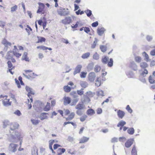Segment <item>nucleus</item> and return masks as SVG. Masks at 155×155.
I'll return each instance as SVG.
<instances>
[{
  "mask_svg": "<svg viewBox=\"0 0 155 155\" xmlns=\"http://www.w3.org/2000/svg\"><path fill=\"white\" fill-rule=\"evenodd\" d=\"M26 91L28 92V97L30 98L31 101V102L30 104H29V100L28 99V107L29 109L31 108L32 107L31 104V102H32L33 101V99L32 96L34 95L35 93L34 92L32 91L31 89L28 86H26L25 87Z\"/></svg>",
  "mask_w": 155,
  "mask_h": 155,
  "instance_id": "1",
  "label": "nucleus"
},
{
  "mask_svg": "<svg viewBox=\"0 0 155 155\" xmlns=\"http://www.w3.org/2000/svg\"><path fill=\"white\" fill-rule=\"evenodd\" d=\"M23 75L27 78L30 80L33 79L37 76V75L30 70H25Z\"/></svg>",
  "mask_w": 155,
  "mask_h": 155,
  "instance_id": "2",
  "label": "nucleus"
},
{
  "mask_svg": "<svg viewBox=\"0 0 155 155\" xmlns=\"http://www.w3.org/2000/svg\"><path fill=\"white\" fill-rule=\"evenodd\" d=\"M2 97L1 100L2 101L3 104L5 106H8L11 105V101H10L9 99L6 95H4L2 94Z\"/></svg>",
  "mask_w": 155,
  "mask_h": 155,
  "instance_id": "3",
  "label": "nucleus"
},
{
  "mask_svg": "<svg viewBox=\"0 0 155 155\" xmlns=\"http://www.w3.org/2000/svg\"><path fill=\"white\" fill-rule=\"evenodd\" d=\"M39 5L38 9L37 11V13L44 14L46 13V11L45 10V5L39 2L38 3Z\"/></svg>",
  "mask_w": 155,
  "mask_h": 155,
  "instance_id": "4",
  "label": "nucleus"
},
{
  "mask_svg": "<svg viewBox=\"0 0 155 155\" xmlns=\"http://www.w3.org/2000/svg\"><path fill=\"white\" fill-rule=\"evenodd\" d=\"M13 53L12 51H8L6 54V58L7 59H11L12 62H15L16 61L15 59L13 58Z\"/></svg>",
  "mask_w": 155,
  "mask_h": 155,
  "instance_id": "5",
  "label": "nucleus"
},
{
  "mask_svg": "<svg viewBox=\"0 0 155 155\" xmlns=\"http://www.w3.org/2000/svg\"><path fill=\"white\" fill-rule=\"evenodd\" d=\"M61 22L64 25H68L71 22L72 19L70 17H66L64 19L61 20Z\"/></svg>",
  "mask_w": 155,
  "mask_h": 155,
  "instance_id": "6",
  "label": "nucleus"
},
{
  "mask_svg": "<svg viewBox=\"0 0 155 155\" xmlns=\"http://www.w3.org/2000/svg\"><path fill=\"white\" fill-rule=\"evenodd\" d=\"M18 50L17 49L16 46H14V48L12 51L13 55L15 56L17 58H19L21 55V54L18 52Z\"/></svg>",
  "mask_w": 155,
  "mask_h": 155,
  "instance_id": "7",
  "label": "nucleus"
},
{
  "mask_svg": "<svg viewBox=\"0 0 155 155\" xmlns=\"http://www.w3.org/2000/svg\"><path fill=\"white\" fill-rule=\"evenodd\" d=\"M96 75L94 72H90L88 75V80L91 82H94L95 80Z\"/></svg>",
  "mask_w": 155,
  "mask_h": 155,
  "instance_id": "8",
  "label": "nucleus"
},
{
  "mask_svg": "<svg viewBox=\"0 0 155 155\" xmlns=\"http://www.w3.org/2000/svg\"><path fill=\"white\" fill-rule=\"evenodd\" d=\"M18 80L20 81V83H19V81L17 78L15 79V83L16 84L18 87L20 88L21 87L20 84L21 85H24V84L22 81V78L21 76H20L18 77Z\"/></svg>",
  "mask_w": 155,
  "mask_h": 155,
  "instance_id": "9",
  "label": "nucleus"
},
{
  "mask_svg": "<svg viewBox=\"0 0 155 155\" xmlns=\"http://www.w3.org/2000/svg\"><path fill=\"white\" fill-rule=\"evenodd\" d=\"M82 68V66L81 65H78L75 69V70L74 72V74L75 75L78 73H80Z\"/></svg>",
  "mask_w": 155,
  "mask_h": 155,
  "instance_id": "10",
  "label": "nucleus"
},
{
  "mask_svg": "<svg viewBox=\"0 0 155 155\" xmlns=\"http://www.w3.org/2000/svg\"><path fill=\"white\" fill-rule=\"evenodd\" d=\"M139 72L140 76L142 77H145L148 73V71L147 69H141Z\"/></svg>",
  "mask_w": 155,
  "mask_h": 155,
  "instance_id": "11",
  "label": "nucleus"
},
{
  "mask_svg": "<svg viewBox=\"0 0 155 155\" xmlns=\"http://www.w3.org/2000/svg\"><path fill=\"white\" fill-rule=\"evenodd\" d=\"M83 25L82 23L80 21H78L74 25V24H73L71 25V27L73 28H77L78 27H81Z\"/></svg>",
  "mask_w": 155,
  "mask_h": 155,
  "instance_id": "12",
  "label": "nucleus"
},
{
  "mask_svg": "<svg viewBox=\"0 0 155 155\" xmlns=\"http://www.w3.org/2000/svg\"><path fill=\"white\" fill-rule=\"evenodd\" d=\"M105 31V29L103 27L98 28L97 30V32L99 35L101 36L103 34Z\"/></svg>",
  "mask_w": 155,
  "mask_h": 155,
  "instance_id": "13",
  "label": "nucleus"
},
{
  "mask_svg": "<svg viewBox=\"0 0 155 155\" xmlns=\"http://www.w3.org/2000/svg\"><path fill=\"white\" fill-rule=\"evenodd\" d=\"M134 140L132 139L128 140L125 143V146L128 148L130 147L133 143Z\"/></svg>",
  "mask_w": 155,
  "mask_h": 155,
  "instance_id": "14",
  "label": "nucleus"
},
{
  "mask_svg": "<svg viewBox=\"0 0 155 155\" xmlns=\"http://www.w3.org/2000/svg\"><path fill=\"white\" fill-rule=\"evenodd\" d=\"M64 105H67L69 104L71 102V98L68 97H64Z\"/></svg>",
  "mask_w": 155,
  "mask_h": 155,
  "instance_id": "15",
  "label": "nucleus"
},
{
  "mask_svg": "<svg viewBox=\"0 0 155 155\" xmlns=\"http://www.w3.org/2000/svg\"><path fill=\"white\" fill-rule=\"evenodd\" d=\"M148 81L150 84H155V77L153 74L149 77Z\"/></svg>",
  "mask_w": 155,
  "mask_h": 155,
  "instance_id": "16",
  "label": "nucleus"
},
{
  "mask_svg": "<svg viewBox=\"0 0 155 155\" xmlns=\"http://www.w3.org/2000/svg\"><path fill=\"white\" fill-rule=\"evenodd\" d=\"M75 114L74 112H71L70 113L68 117L65 118L66 121L71 120H72L75 117Z\"/></svg>",
  "mask_w": 155,
  "mask_h": 155,
  "instance_id": "17",
  "label": "nucleus"
},
{
  "mask_svg": "<svg viewBox=\"0 0 155 155\" xmlns=\"http://www.w3.org/2000/svg\"><path fill=\"white\" fill-rule=\"evenodd\" d=\"M117 114L119 118L122 119L125 116V113L123 111L119 110L117 111Z\"/></svg>",
  "mask_w": 155,
  "mask_h": 155,
  "instance_id": "18",
  "label": "nucleus"
},
{
  "mask_svg": "<svg viewBox=\"0 0 155 155\" xmlns=\"http://www.w3.org/2000/svg\"><path fill=\"white\" fill-rule=\"evenodd\" d=\"M28 54L27 52H25L22 56V60H25L26 61H29V58L28 56Z\"/></svg>",
  "mask_w": 155,
  "mask_h": 155,
  "instance_id": "19",
  "label": "nucleus"
},
{
  "mask_svg": "<svg viewBox=\"0 0 155 155\" xmlns=\"http://www.w3.org/2000/svg\"><path fill=\"white\" fill-rule=\"evenodd\" d=\"M85 106L83 103H79L75 107V109L77 110H83Z\"/></svg>",
  "mask_w": 155,
  "mask_h": 155,
  "instance_id": "20",
  "label": "nucleus"
},
{
  "mask_svg": "<svg viewBox=\"0 0 155 155\" xmlns=\"http://www.w3.org/2000/svg\"><path fill=\"white\" fill-rule=\"evenodd\" d=\"M37 48L38 49H40L43 50H46L48 49L49 50L51 51L52 50V48H48L43 45L37 46Z\"/></svg>",
  "mask_w": 155,
  "mask_h": 155,
  "instance_id": "21",
  "label": "nucleus"
},
{
  "mask_svg": "<svg viewBox=\"0 0 155 155\" xmlns=\"http://www.w3.org/2000/svg\"><path fill=\"white\" fill-rule=\"evenodd\" d=\"M66 150L64 148H59L57 151L58 155H61L63 153L65 152Z\"/></svg>",
  "mask_w": 155,
  "mask_h": 155,
  "instance_id": "22",
  "label": "nucleus"
},
{
  "mask_svg": "<svg viewBox=\"0 0 155 155\" xmlns=\"http://www.w3.org/2000/svg\"><path fill=\"white\" fill-rule=\"evenodd\" d=\"M48 114L46 113H43L41 114L40 116L41 120L47 119L48 118Z\"/></svg>",
  "mask_w": 155,
  "mask_h": 155,
  "instance_id": "23",
  "label": "nucleus"
},
{
  "mask_svg": "<svg viewBox=\"0 0 155 155\" xmlns=\"http://www.w3.org/2000/svg\"><path fill=\"white\" fill-rule=\"evenodd\" d=\"M89 138L85 137H83L80 140L79 143H85L88 141Z\"/></svg>",
  "mask_w": 155,
  "mask_h": 155,
  "instance_id": "24",
  "label": "nucleus"
},
{
  "mask_svg": "<svg viewBox=\"0 0 155 155\" xmlns=\"http://www.w3.org/2000/svg\"><path fill=\"white\" fill-rule=\"evenodd\" d=\"M2 43L5 46H11V43L7 41L5 38H4L3 39L2 41Z\"/></svg>",
  "mask_w": 155,
  "mask_h": 155,
  "instance_id": "25",
  "label": "nucleus"
},
{
  "mask_svg": "<svg viewBox=\"0 0 155 155\" xmlns=\"http://www.w3.org/2000/svg\"><path fill=\"white\" fill-rule=\"evenodd\" d=\"M95 113L94 110L91 108L88 109L86 112V113L88 115L91 116L94 114Z\"/></svg>",
  "mask_w": 155,
  "mask_h": 155,
  "instance_id": "26",
  "label": "nucleus"
},
{
  "mask_svg": "<svg viewBox=\"0 0 155 155\" xmlns=\"http://www.w3.org/2000/svg\"><path fill=\"white\" fill-rule=\"evenodd\" d=\"M140 66L141 69H146L148 66V65L145 62H142L140 64Z\"/></svg>",
  "mask_w": 155,
  "mask_h": 155,
  "instance_id": "27",
  "label": "nucleus"
},
{
  "mask_svg": "<svg viewBox=\"0 0 155 155\" xmlns=\"http://www.w3.org/2000/svg\"><path fill=\"white\" fill-rule=\"evenodd\" d=\"M32 155H38V149L36 147H34L31 151Z\"/></svg>",
  "mask_w": 155,
  "mask_h": 155,
  "instance_id": "28",
  "label": "nucleus"
},
{
  "mask_svg": "<svg viewBox=\"0 0 155 155\" xmlns=\"http://www.w3.org/2000/svg\"><path fill=\"white\" fill-rule=\"evenodd\" d=\"M37 38L38 39V40L37 42V43H41L43 42H45L46 41L45 38L43 37L38 36Z\"/></svg>",
  "mask_w": 155,
  "mask_h": 155,
  "instance_id": "29",
  "label": "nucleus"
},
{
  "mask_svg": "<svg viewBox=\"0 0 155 155\" xmlns=\"http://www.w3.org/2000/svg\"><path fill=\"white\" fill-rule=\"evenodd\" d=\"M63 89L65 92L69 93L71 91V88L68 85H65L64 86Z\"/></svg>",
  "mask_w": 155,
  "mask_h": 155,
  "instance_id": "30",
  "label": "nucleus"
},
{
  "mask_svg": "<svg viewBox=\"0 0 155 155\" xmlns=\"http://www.w3.org/2000/svg\"><path fill=\"white\" fill-rule=\"evenodd\" d=\"M50 103L49 102H47L43 109L45 111H49L50 109Z\"/></svg>",
  "mask_w": 155,
  "mask_h": 155,
  "instance_id": "31",
  "label": "nucleus"
},
{
  "mask_svg": "<svg viewBox=\"0 0 155 155\" xmlns=\"http://www.w3.org/2000/svg\"><path fill=\"white\" fill-rule=\"evenodd\" d=\"M131 153L132 155H137V152L135 145H134L133 147Z\"/></svg>",
  "mask_w": 155,
  "mask_h": 155,
  "instance_id": "32",
  "label": "nucleus"
},
{
  "mask_svg": "<svg viewBox=\"0 0 155 155\" xmlns=\"http://www.w3.org/2000/svg\"><path fill=\"white\" fill-rule=\"evenodd\" d=\"M11 147V150L13 152H15L16 151V148L17 147V145L16 144H12L10 145Z\"/></svg>",
  "mask_w": 155,
  "mask_h": 155,
  "instance_id": "33",
  "label": "nucleus"
},
{
  "mask_svg": "<svg viewBox=\"0 0 155 155\" xmlns=\"http://www.w3.org/2000/svg\"><path fill=\"white\" fill-rule=\"evenodd\" d=\"M90 55V52H87L83 54L81 58L84 59L88 58Z\"/></svg>",
  "mask_w": 155,
  "mask_h": 155,
  "instance_id": "34",
  "label": "nucleus"
},
{
  "mask_svg": "<svg viewBox=\"0 0 155 155\" xmlns=\"http://www.w3.org/2000/svg\"><path fill=\"white\" fill-rule=\"evenodd\" d=\"M18 125L15 124H12L10 125V128L12 130H14L17 128Z\"/></svg>",
  "mask_w": 155,
  "mask_h": 155,
  "instance_id": "35",
  "label": "nucleus"
},
{
  "mask_svg": "<svg viewBox=\"0 0 155 155\" xmlns=\"http://www.w3.org/2000/svg\"><path fill=\"white\" fill-rule=\"evenodd\" d=\"M101 84V81L99 79V78L98 77L97 78L95 81V85L97 87L100 86Z\"/></svg>",
  "mask_w": 155,
  "mask_h": 155,
  "instance_id": "36",
  "label": "nucleus"
},
{
  "mask_svg": "<svg viewBox=\"0 0 155 155\" xmlns=\"http://www.w3.org/2000/svg\"><path fill=\"white\" fill-rule=\"evenodd\" d=\"M80 85L81 86L84 88H86L88 84L87 82L84 81H82L80 82Z\"/></svg>",
  "mask_w": 155,
  "mask_h": 155,
  "instance_id": "37",
  "label": "nucleus"
},
{
  "mask_svg": "<svg viewBox=\"0 0 155 155\" xmlns=\"http://www.w3.org/2000/svg\"><path fill=\"white\" fill-rule=\"evenodd\" d=\"M126 124L125 121L123 120H121L117 124V127H122L125 125Z\"/></svg>",
  "mask_w": 155,
  "mask_h": 155,
  "instance_id": "38",
  "label": "nucleus"
},
{
  "mask_svg": "<svg viewBox=\"0 0 155 155\" xmlns=\"http://www.w3.org/2000/svg\"><path fill=\"white\" fill-rule=\"evenodd\" d=\"M128 133L130 135L133 134L134 133V129L132 128H130L129 129L127 130Z\"/></svg>",
  "mask_w": 155,
  "mask_h": 155,
  "instance_id": "39",
  "label": "nucleus"
},
{
  "mask_svg": "<svg viewBox=\"0 0 155 155\" xmlns=\"http://www.w3.org/2000/svg\"><path fill=\"white\" fill-rule=\"evenodd\" d=\"M84 31L86 33L91 35L90 29L88 27H85L84 29Z\"/></svg>",
  "mask_w": 155,
  "mask_h": 155,
  "instance_id": "40",
  "label": "nucleus"
},
{
  "mask_svg": "<svg viewBox=\"0 0 155 155\" xmlns=\"http://www.w3.org/2000/svg\"><path fill=\"white\" fill-rule=\"evenodd\" d=\"M87 117V116L86 115H84L80 117V120L81 122H83L86 119Z\"/></svg>",
  "mask_w": 155,
  "mask_h": 155,
  "instance_id": "41",
  "label": "nucleus"
},
{
  "mask_svg": "<svg viewBox=\"0 0 155 155\" xmlns=\"http://www.w3.org/2000/svg\"><path fill=\"white\" fill-rule=\"evenodd\" d=\"M101 69V67L97 65L94 67V70L95 72H97L100 71Z\"/></svg>",
  "mask_w": 155,
  "mask_h": 155,
  "instance_id": "42",
  "label": "nucleus"
},
{
  "mask_svg": "<svg viewBox=\"0 0 155 155\" xmlns=\"http://www.w3.org/2000/svg\"><path fill=\"white\" fill-rule=\"evenodd\" d=\"M100 48L101 51L103 52H105L107 50V47L106 46L104 45H101Z\"/></svg>",
  "mask_w": 155,
  "mask_h": 155,
  "instance_id": "43",
  "label": "nucleus"
},
{
  "mask_svg": "<svg viewBox=\"0 0 155 155\" xmlns=\"http://www.w3.org/2000/svg\"><path fill=\"white\" fill-rule=\"evenodd\" d=\"M64 111L65 116H67L70 113V111L68 109H64Z\"/></svg>",
  "mask_w": 155,
  "mask_h": 155,
  "instance_id": "44",
  "label": "nucleus"
},
{
  "mask_svg": "<svg viewBox=\"0 0 155 155\" xmlns=\"http://www.w3.org/2000/svg\"><path fill=\"white\" fill-rule=\"evenodd\" d=\"M18 9V6L15 5L12 7L11 8V11L12 12H14L16 11Z\"/></svg>",
  "mask_w": 155,
  "mask_h": 155,
  "instance_id": "45",
  "label": "nucleus"
},
{
  "mask_svg": "<svg viewBox=\"0 0 155 155\" xmlns=\"http://www.w3.org/2000/svg\"><path fill=\"white\" fill-rule=\"evenodd\" d=\"M85 12L88 17H90L92 15V12L90 10H87L85 11Z\"/></svg>",
  "mask_w": 155,
  "mask_h": 155,
  "instance_id": "46",
  "label": "nucleus"
},
{
  "mask_svg": "<svg viewBox=\"0 0 155 155\" xmlns=\"http://www.w3.org/2000/svg\"><path fill=\"white\" fill-rule=\"evenodd\" d=\"M108 58L106 56H104L102 58V61L104 64H106L107 63Z\"/></svg>",
  "mask_w": 155,
  "mask_h": 155,
  "instance_id": "47",
  "label": "nucleus"
},
{
  "mask_svg": "<svg viewBox=\"0 0 155 155\" xmlns=\"http://www.w3.org/2000/svg\"><path fill=\"white\" fill-rule=\"evenodd\" d=\"M82 110H77L76 113L78 115L81 116L83 114V112Z\"/></svg>",
  "mask_w": 155,
  "mask_h": 155,
  "instance_id": "48",
  "label": "nucleus"
},
{
  "mask_svg": "<svg viewBox=\"0 0 155 155\" xmlns=\"http://www.w3.org/2000/svg\"><path fill=\"white\" fill-rule=\"evenodd\" d=\"M87 74V72H82L80 74V77L82 78H85L86 77Z\"/></svg>",
  "mask_w": 155,
  "mask_h": 155,
  "instance_id": "49",
  "label": "nucleus"
},
{
  "mask_svg": "<svg viewBox=\"0 0 155 155\" xmlns=\"http://www.w3.org/2000/svg\"><path fill=\"white\" fill-rule=\"evenodd\" d=\"M126 109L131 114L133 112L132 110L130 107L129 105H127L126 107Z\"/></svg>",
  "mask_w": 155,
  "mask_h": 155,
  "instance_id": "50",
  "label": "nucleus"
},
{
  "mask_svg": "<svg viewBox=\"0 0 155 155\" xmlns=\"http://www.w3.org/2000/svg\"><path fill=\"white\" fill-rule=\"evenodd\" d=\"M135 60L136 62H140L141 61V58L140 56H136L135 58Z\"/></svg>",
  "mask_w": 155,
  "mask_h": 155,
  "instance_id": "51",
  "label": "nucleus"
},
{
  "mask_svg": "<svg viewBox=\"0 0 155 155\" xmlns=\"http://www.w3.org/2000/svg\"><path fill=\"white\" fill-rule=\"evenodd\" d=\"M143 54L144 55V57L145 58L146 61H148L149 60V58L148 54H147V53L145 51L143 52Z\"/></svg>",
  "mask_w": 155,
  "mask_h": 155,
  "instance_id": "52",
  "label": "nucleus"
},
{
  "mask_svg": "<svg viewBox=\"0 0 155 155\" xmlns=\"http://www.w3.org/2000/svg\"><path fill=\"white\" fill-rule=\"evenodd\" d=\"M113 61L112 59L110 58V61L108 62V65L109 67H111L113 66Z\"/></svg>",
  "mask_w": 155,
  "mask_h": 155,
  "instance_id": "53",
  "label": "nucleus"
},
{
  "mask_svg": "<svg viewBox=\"0 0 155 155\" xmlns=\"http://www.w3.org/2000/svg\"><path fill=\"white\" fill-rule=\"evenodd\" d=\"M31 122L32 124L35 125H36L38 124L39 122V121L37 120H35V119H32L31 120Z\"/></svg>",
  "mask_w": 155,
  "mask_h": 155,
  "instance_id": "54",
  "label": "nucleus"
},
{
  "mask_svg": "<svg viewBox=\"0 0 155 155\" xmlns=\"http://www.w3.org/2000/svg\"><path fill=\"white\" fill-rule=\"evenodd\" d=\"M93 58L95 60L98 59L99 58V55L97 53H95L93 56Z\"/></svg>",
  "mask_w": 155,
  "mask_h": 155,
  "instance_id": "55",
  "label": "nucleus"
},
{
  "mask_svg": "<svg viewBox=\"0 0 155 155\" xmlns=\"http://www.w3.org/2000/svg\"><path fill=\"white\" fill-rule=\"evenodd\" d=\"M14 114L18 116H20L21 114L20 111L19 110H16L14 112Z\"/></svg>",
  "mask_w": 155,
  "mask_h": 155,
  "instance_id": "56",
  "label": "nucleus"
},
{
  "mask_svg": "<svg viewBox=\"0 0 155 155\" xmlns=\"http://www.w3.org/2000/svg\"><path fill=\"white\" fill-rule=\"evenodd\" d=\"M104 92L102 90H100L97 92V94L98 96H104Z\"/></svg>",
  "mask_w": 155,
  "mask_h": 155,
  "instance_id": "57",
  "label": "nucleus"
},
{
  "mask_svg": "<svg viewBox=\"0 0 155 155\" xmlns=\"http://www.w3.org/2000/svg\"><path fill=\"white\" fill-rule=\"evenodd\" d=\"M102 109L100 108H99L97 110V114H101L102 113Z\"/></svg>",
  "mask_w": 155,
  "mask_h": 155,
  "instance_id": "58",
  "label": "nucleus"
},
{
  "mask_svg": "<svg viewBox=\"0 0 155 155\" xmlns=\"http://www.w3.org/2000/svg\"><path fill=\"white\" fill-rule=\"evenodd\" d=\"M98 25V21H96L95 22H93L92 23L91 25L93 27H95L97 26Z\"/></svg>",
  "mask_w": 155,
  "mask_h": 155,
  "instance_id": "59",
  "label": "nucleus"
},
{
  "mask_svg": "<svg viewBox=\"0 0 155 155\" xmlns=\"http://www.w3.org/2000/svg\"><path fill=\"white\" fill-rule=\"evenodd\" d=\"M56 101L55 100H53L51 101V106H54L56 104Z\"/></svg>",
  "mask_w": 155,
  "mask_h": 155,
  "instance_id": "60",
  "label": "nucleus"
},
{
  "mask_svg": "<svg viewBox=\"0 0 155 155\" xmlns=\"http://www.w3.org/2000/svg\"><path fill=\"white\" fill-rule=\"evenodd\" d=\"M61 147V146L58 144H55L54 145L53 148L54 150H56L58 147Z\"/></svg>",
  "mask_w": 155,
  "mask_h": 155,
  "instance_id": "61",
  "label": "nucleus"
},
{
  "mask_svg": "<svg viewBox=\"0 0 155 155\" xmlns=\"http://www.w3.org/2000/svg\"><path fill=\"white\" fill-rule=\"evenodd\" d=\"M118 139L116 137H114L112 138L111 140V142L114 143L116 142L117 141Z\"/></svg>",
  "mask_w": 155,
  "mask_h": 155,
  "instance_id": "62",
  "label": "nucleus"
},
{
  "mask_svg": "<svg viewBox=\"0 0 155 155\" xmlns=\"http://www.w3.org/2000/svg\"><path fill=\"white\" fill-rule=\"evenodd\" d=\"M77 93L79 95H82L83 93H84V92L82 90H78L77 91Z\"/></svg>",
  "mask_w": 155,
  "mask_h": 155,
  "instance_id": "63",
  "label": "nucleus"
},
{
  "mask_svg": "<svg viewBox=\"0 0 155 155\" xmlns=\"http://www.w3.org/2000/svg\"><path fill=\"white\" fill-rule=\"evenodd\" d=\"M107 74V73L106 71H105L104 70H102V77L105 76Z\"/></svg>",
  "mask_w": 155,
  "mask_h": 155,
  "instance_id": "64",
  "label": "nucleus"
}]
</instances>
